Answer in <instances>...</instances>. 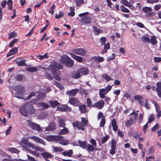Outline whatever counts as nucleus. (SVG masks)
I'll return each mask as SVG.
<instances>
[{"mask_svg": "<svg viewBox=\"0 0 161 161\" xmlns=\"http://www.w3.org/2000/svg\"><path fill=\"white\" fill-rule=\"evenodd\" d=\"M19 110L21 115L26 117H28L29 115L33 114L36 112V109L31 102H27L20 107Z\"/></svg>", "mask_w": 161, "mask_h": 161, "instance_id": "obj_1", "label": "nucleus"}, {"mask_svg": "<svg viewBox=\"0 0 161 161\" xmlns=\"http://www.w3.org/2000/svg\"><path fill=\"white\" fill-rule=\"evenodd\" d=\"M60 61L61 63L69 67H72L74 64V61L66 55L61 56Z\"/></svg>", "mask_w": 161, "mask_h": 161, "instance_id": "obj_2", "label": "nucleus"}, {"mask_svg": "<svg viewBox=\"0 0 161 161\" xmlns=\"http://www.w3.org/2000/svg\"><path fill=\"white\" fill-rule=\"evenodd\" d=\"M15 90L16 91V94L15 97L18 98H19V97L20 96H24V94H23L25 89L24 87L21 85L16 86L15 87Z\"/></svg>", "mask_w": 161, "mask_h": 161, "instance_id": "obj_3", "label": "nucleus"}, {"mask_svg": "<svg viewBox=\"0 0 161 161\" xmlns=\"http://www.w3.org/2000/svg\"><path fill=\"white\" fill-rule=\"evenodd\" d=\"M79 89H72L70 91H67L66 94L69 97V101H78L77 99L73 97H75Z\"/></svg>", "mask_w": 161, "mask_h": 161, "instance_id": "obj_4", "label": "nucleus"}, {"mask_svg": "<svg viewBox=\"0 0 161 161\" xmlns=\"http://www.w3.org/2000/svg\"><path fill=\"white\" fill-rule=\"evenodd\" d=\"M112 89V86L110 85L107 86L105 88L101 89L99 90V95L102 98L105 97V95L106 94Z\"/></svg>", "mask_w": 161, "mask_h": 161, "instance_id": "obj_5", "label": "nucleus"}, {"mask_svg": "<svg viewBox=\"0 0 161 161\" xmlns=\"http://www.w3.org/2000/svg\"><path fill=\"white\" fill-rule=\"evenodd\" d=\"M71 52L75 54L81 56H84L86 55V51L82 48L73 49L71 50Z\"/></svg>", "mask_w": 161, "mask_h": 161, "instance_id": "obj_6", "label": "nucleus"}, {"mask_svg": "<svg viewBox=\"0 0 161 161\" xmlns=\"http://www.w3.org/2000/svg\"><path fill=\"white\" fill-rule=\"evenodd\" d=\"M28 124L32 130H35L38 132L42 130L40 125L36 124L29 122H28Z\"/></svg>", "mask_w": 161, "mask_h": 161, "instance_id": "obj_7", "label": "nucleus"}, {"mask_svg": "<svg viewBox=\"0 0 161 161\" xmlns=\"http://www.w3.org/2000/svg\"><path fill=\"white\" fill-rule=\"evenodd\" d=\"M116 144V141L115 139H113L111 141V149L109 151L110 154L113 155L115 153V150Z\"/></svg>", "mask_w": 161, "mask_h": 161, "instance_id": "obj_8", "label": "nucleus"}, {"mask_svg": "<svg viewBox=\"0 0 161 161\" xmlns=\"http://www.w3.org/2000/svg\"><path fill=\"white\" fill-rule=\"evenodd\" d=\"M72 125L74 127H76L79 130H81L83 131L84 130V126L82 124L76 120L73 122L72 123Z\"/></svg>", "mask_w": 161, "mask_h": 161, "instance_id": "obj_9", "label": "nucleus"}, {"mask_svg": "<svg viewBox=\"0 0 161 161\" xmlns=\"http://www.w3.org/2000/svg\"><path fill=\"white\" fill-rule=\"evenodd\" d=\"M57 109L58 110L62 112H70L71 110V108L66 105H64L58 107Z\"/></svg>", "mask_w": 161, "mask_h": 161, "instance_id": "obj_10", "label": "nucleus"}, {"mask_svg": "<svg viewBox=\"0 0 161 161\" xmlns=\"http://www.w3.org/2000/svg\"><path fill=\"white\" fill-rule=\"evenodd\" d=\"M142 10L145 13H147V15L148 17L151 16L153 15V13L151 12L152 10L151 7H144L142 8Z\"/></svg>", "mask_w": 161, "mask_h": 161, "instance_id": "obj_11", "label": "nucleus"}, {"mask_svg": "<svg viewBox=\"0 0 161 161\" xmlns=\"http://www.w3.org/2000/svg\"><path fill=\"white\" fill-rule=\"evenodd\" d=\"M54 141H59L60 142L59 143L63 145H66L67 143H66L64 142V140L63 138V137L60 136H54Z\"/></svg>", "mask_w": 161, "mask_h": 161, "instance_id": "obj_12", "label": "nucleus"}, {"mask_svg": "<svg viewBox=\"0 0 161 161\" xmlns=\"http://www.w3.org/2000/svg\"><path fill=\"white\" fill-rule=\"evenodd\" d=\"M91 21L92 19L89 16H84L81 19V21L84 24H89Z\"/></svg>", "mask_w": 161, "mask_h": 161, "instance_id": "obj_13", "label": "nucleus"}, {"mask_svg": "<svg viewBox=\"0 0 161 161\" xmlns=\"http://www.w3.org/2000/svg\"><path fill=\"white\" fill-rule=\"evenodd\" d=\"M29 138L28 137H24L22 139V142L24 144L30 147H33V144L31 142H28V141Z\"/></svg>", "mask_w": 161, "mask_h": 161, "instance_id": "obj_14", "label": "nucleus"}, {"mask_svg": "<svg viewBox=\"0 0 161 161\" xmlns=\"http://www.w3.org/2000/svg\"><path fill=\"white\" fill-rule=\"evenodd\" d=\"M36 96V93L33 92H31L29 95L27 97H25V95L24 94V96L19 97V99H23L24 100H29L30 99L31 97L35 96Z\"/></svg>", "mask_w": 161, "mask_h": 161, "instance_id": "obj_15", "label": "nucleus"}, {"mask_svg": "<svg viewBox=\"0 0 161 161\" xmlns=\"http://www.w3.org/2000/svg\"><path fill=\"white\" fill-rule=\"evenodd\" d=\"M18 52V47H14L10 49L6 55L7 57L16 54Z\"/></svg>", "mask_w": 161, "mask_h": 161, "instance_id": "obj_16", "label": "nucleus"}, {"mask_svg": "<svg viewBox=\"0 0 161 161\" xmlns=\"http://www.w3.org/2000/svg\"><path fill=\"white\" fill-rule=\"evenodd\" d=\"M153 103L155 106L157 112L158 113L157 118L158 119H159L161 116V110H160V108L156 101H154Z\"/></svg>", "mask_w": 161, "mask_h": 161, "instance_id": "obj_17", "label": "nucleus"}, {"mask_svg": "<svg viewBox=\"0 0 161 161\" xmlns=\"http://www.w3.org/2000/svg\"><path fill=\"white\" fill-rule=\"evenodd\" d=\"M104 104V101H98L93 104V106L94 107H96L99 109H101L103 107Z\"/></svg>", "mask_w": 161, "mask_h": 161, "instance_id": "obj_18", "label": "nucleus"}, {"mask_svg": "<svg viewBox=\"0 0 161 161\" xmlns=\"http://www.w3.org/2000/svg\"><path fill=\"white\" fill-rule=\"evenodd\" d=\"M157 87L156 88V90L158 93V96L161 97V82H158L156 83Z\"/></svg>", "mask_w": 161, "mask_h": 161, "instance_id": "obj_19", "label": "nucleus"}, {"mask_svg": "<svg viewBox=\"0 0 161 161\" xmlns=\"http://www.w3.org/2000/svg\"><path fill=\"white\" fill-rule=\"evenodd\" d=\"M69 54L72 58L80 62H82L83 60V58L82 57L76 56L72 53H69Z\"/></svg>", "mask_w": 161, "mask_h": 161, "instance_id": "obj_20", "label": "nucleus"}, {"mask_svg": "<svg viewBox=\"0 0 161 161\" xmlns=\"http://www.w3.org/2000/svg\"><path fill=\"white\" fill-rule=\"evenodd\" d=\"M53 75L55 79L58 81L61 80V77H60L61 75L60 71H57V72L53 73Z\"/></svg>", "mask_w": 161, "mask_h": 161, "instance_id": "obj_21", "label": "nucleus"}, {"mask_svg": "<svg viewBox=\"0 0 161 161\" xmlns=\"http://www.w3.org/2000/svg\"><path fill=\"white\" fill-rule=\"evenodd\" d=\"M111 124L113 127V129L114 131H116L118 129V126L116 124L115 119H113L111 122Z\"/></svg>", "mask_w": 161, "mask_h": 161, "instance_id": "obj_22", "label": "nucleus"}, {"mask_svg": "<svg viewBox=\"0 0 161 161\" xmlns=\"http://www.w3.org/2000/svg\"><path fill=\"white\" fill-rule=\"evenodd\" d=\"M15 79L16 81H20L24 80L25 77L24 75L20 74L16 75L15 76Z\"/></svg>", "mask_w": 161, "mask_h": 161, "instance_id": "obj_23", "label": "nucleus"}, {"mask_svg": "<svg viewBox=\"0 0 161 161\" xmlns=\"http://www.w3.org/2000/svg\"><path fill=\"white\" fill-rule=\"evenodd\" d=\"M56 126L54 123H50L48 126L46 127L45 130L46 131H52L55 129Z\"/></svg>", "mask_w": 161, "mask_h": 161, "instance_id": "obj_24", "label": "nucleus"}, {"mask_svg": "<svg viewBox=\"0 0 161 161\" xmlns=\"http://www.w3.org/2000/svg\"><path fill=\"white\" fill-rule=\"evenodd\" d=\"M80 74L81 73V75H85L87 74L89 72L88 69L85 68H80L79 70Z\"/></svg>", "mask_w": 161, "mask_h": 161, "instance_id": "obj_25", "label": "nucleus"}, {"mask_svg": "<svg viewBox=\"0 0 161 161\" xmlns=\"http://www.w3.org/2000/svg\"><path fill=\"white\" fill-rule=\"evenodd\" d=\"M104 48L101 52L102 54L105 53L107 52L108 49L110 48V45L109 43H107L104 45Z\"/></svg>", "mask_w": 161, "mask_h": 161, "instance_id": "obj_26", "label": "nucleus"}, {"mask_svg": "<svg viewBox=\"0 0 161 161\" xmlns=\"http://www.w3.org/2000/svg\"><path fill=\"white\" fill-rule=\"evenodd\" d=\"M133 118L131 117L129 119L126 120L125 124L127 127H130L133 124Z\"/></svg>", "mask_w": 161, "mask_h": 161, "instance_id": "obj_27", "label": "nucleus"}, {"mask_svg": "<svg viewBox=\"0 0 161 161\" xmlns=\"http://www.w3.org/2000/svg\"><path fill=\"white\" fill-rule=\"evenodd\" d=\"M31 138L33 139L35 141L37 142H39L40 143L44 144H45L43 140L40 138L36 136H33L31 137Z\"/></svg>", "mask_w": 161, "mask_h": 161, "instance_id": "obj_28", "label": "nucleus"}, {"mask_svg": "<svg viewBox=\"0 0 161 161\" xmlns=\"http://www.w3.org/2000/svg\"><path fill=\"white\" fill-rule=\"evenodd\" d=\"M72 77L74 79H77L80 77V74L79 72L75 71L71 73Z\"/></svg>", "mask_w": 161, "mask_h": 161, "instance_id": "obj_29", "label": "nucleus"}, {"mask_svg": "<svg viewBox=\"0 0 161 161\" xmlns=\"http://www.w3.org/2000/svg\"><path fill=\"white\" fill-rule=\"evenodd\" d=\"M41 155L45 159H48V158H51L52 157V155L48 152L42 153Z\"/></svg>", "mask_w": 161, "mask_h": 161, "instance_id": "obj_30", "label": "nucleus"}, {"mask_svg": "<svg viewBox=\"0 0 161 161\" xmlns=\"http://www.w3.org/2000/svg\"><path fill=\"white\" fill-rule=\"evenodd\" d=\"M79 109L81 113H85L86 111V106L85 105H80L79 107Z\"/></svg>", "mask_w": 161, "mask_h": 161, "instance_id": "obj_31", "label": "nucleus"}, {"mask_svg": "<svg viewBox=\"0 0 161 161\" xmlns=\"http://www.w3.org/2000/svg\"><path fill=\"white\" fill-rule=\"evenodd\" d=\"M78 143L79 146L84 149H86L87 147V142H82L80 140H78Z\"/></svg>", "mask_w": 161, "mask_h": 161, "instance_id": "obj_32", "label": "nucleus"}, {"mask_svg": "<svg viewBox=\"0 0 161 161\" xmlns=\"http://www.w3.org/2000/svg\"><path fill=\"white\" fill-rule=\"evenodd\" d=\"M73 150H69L68 151H65L63 152L62 154L64 156H67L68 157H71L72 154H73Z\"/></svg>", "mask_w": 161, "mask_h": 161, "instance_id": "obj_33", "label": "nucleus"}, {"mask_svg": "<svg viewBox=\"0 0 161 161\" xmlns=\"http://www.w3.org/2000/svg\"><path fill=\"white\" fill-rule=\"evenodd\" d=\"M53 64L57 69H61L63 68V66L62 64L56 62H54Z\"/></svg>", "mask_w": 161, "mask_h": 161, "instance_id": "obj_34", "label": "nucleus"}, {"mask_svg": "<svg viewBox=\"0 0 161 161\" xmlns=\"http://www.w3.org/2000/svg\"><path fill=\"white\" fill-rule=\"evenodd\" d=\"M92 29L93 30L94 33L96 35H99L102 31L101 30L98 29L97 27L95 26L92 27Z\"/></svg>", "mask_w": 161, "mask_h": 161, "instance_id": "obj_35", "label": "nucleus"}, {"mask_svg": "<svg viewBox=\"0 0 161 161\" xmlns=\"http://www.w3.org/2000/svg\"><path fill=\"white\" fill-rule=\"evenodd\" d=\"M81 123L82 124V125L84 126V130L85 129V127L87 125L88 123V120L86 119V118L85 117H81Z\"/></svg>", "mask_w": 161, "mask_h": 161, "instance_id": "obj_36", "label": "nucleus"}, {"mask_svg": "<svg viewBox=\"0 0 161 161\" xmlns=\"http://www.w3.org/2000/svg\"><path fill=\"white\" fill-rule=\"evenodd\" d=\"M26 69L27 71L32 72H35L37 70V69L36 67H28Z\"/></svg>", "mask_w": 161, "mask_h": 161, "instance_id": "obj_37", "label": "nucleus"}, {"mask_svg": "<svg viewBox=\"0 0 161 161\" xmlns=\"http://www.w3.org/2000/svg\"><path fill=\"white\" fill-rule=\"evenodd\" d=\"M44 75L45 78L49 80H52L53 79V77L52 75L51 74L47 72L44 73Z\"/></svg>", "mask_w": 161, "mask_h": 161, "instance_id": "obj_38", "label": "nucleus"}, {"mask_svg": "<svg viewBox=\"0 0 161 161\" xmlns=\"http://www.w3.org/2000/svg\"><path fill=\"white\" fill-rule=\"evenodd\" d=\"M39 105L40 107H42L41 109L42 110L46 109L49 107V105L45 103H40Z\"/></svg>", "mask_w": 161, "mask_h": 161, "instance_id": "obj_39", "label": "nucleus"}, {"mask_svg": "<svg viewBox=\"0 0 161 161\" xmlns=\"http://www.w3.org/2000/svg\"><path fill=\"white\" fill-rule=\"evenodd\" d=\"M46 96V93L44 92H40L37 95V97L40 100L43 99Z\"/></svg>", "mask_w": 161, "mask_h": 161, "instance_id": "obj_40", "label": "nucleus"}, {"mask_svg": "<svg viewBox=\"0 0 161 161\" xmlns=\"http://www.w3.org/2000/svg\"><path fill=\"white\" fill-rule=\"evenodd\" d=\"M69 132L68 129L66 127L62 129L59 133V134L61 135H64L67 134Z\"/></svg>", "mask_w": 161, "mask_h": 161, "instance_id": "obj_41", "label": "nucleus"}, {"mask_svg": "<svg viewBox=\"0 0 161 161\" xmlns=\"http://www.w3.org/2000/svg\"><path fill=\"white\" fill-rule=\"evenodd\" d=\"M16 63L19 66H21L25 65V60L23 59L19 61H16Z\"/></svg>", "mask_w": 161, "mask_h": 161, "instance_id": "obj_42", "label": "nucleus"}, {"mask_svg": "<svg viewBox=\"0 0 161 161\" xmlns=\"http://www.w3.org/2000/svg\"><path fill=\"white\" fill-rule=\"evenodd\" d=\"M127 0H121V1L125 6L129 7H131L132 6V5L130 2L127 1Z\"/></svg>", "mask_w": 161, "mask_h": 161, "instance_id": "obj_43", "label": "nucleus"}, {"mask_svg": "<svg viewBox=\"0 0 161 161\" xmlns=\"http://www.w3.org/2000/svg\"><path fill=\"white\" fill-rule=\"evenodd\" d=\"M69 103L74 106L79 107L81 103L80 101H69Z\"/></svg>", "mask_w": 161, "mask_h": 161, "instance_id": "obj_44", "label": "nucleus"}, {"mask_svg": "<svg viewBox=\"0 0 161 161\" xmlns=\"http://www.w3.org/2000/svg\"><path fill=\"white\" fill-rule=\"evenodd\" d=\"M58 125L59 127H64L65 125V124L64 123V121L63 119H59L58 122Z\"/></svg>", "mask_w": 161, "mask_h": 161, "instance_id": "obj_45", "label": "nucleus"}, {"mask_svg": "<svg viewBox=\"0 0 161 161\" xmlns=\"http://www.w3.org/2000/svg\"><path fill=\"white\" fill-rule=\"evenodd\" d=\"M49 68L50 69L51 71L52 74L56 72H57V71H58L57 70V69L55 67L53 64H50L49 65Z\"/></svg>", "mask_w": 161, "mask_h": 161, "instance_id": "obj_46", "label": "nucleus"}, {"mask_svg": "<svg viewBox=\"0 0 161 161\" xmlns=\"http://www.w3.org/2000/svg\"><path fill=\"white\" fill-rule=\"evenodd\" d=\"M120 10L123 12L125 13H130V11L127 8L125 7L123 5L120 6Z\"/></svg>", "mask_w": 161, "mask_h": 161, "instance_id": "obj_47", "label": "nucleus"}, {"mask_svg": "<svg viewBox=\"0 0 161 161\" xmlns=\"http://www.w3.org/2000/svg\"><path fill=\"white\" fill-rule=\"evenodd\" d=\"M58 101H50V104L52 108H54L55 107L60 105V103L58 102Z\"/></svg>", "mask_w": 161, "mask_h": 161, "instance_id": "obj_48", "label": "nucleus"}, {"mask_svg": "<svg viewBox=\"0 0 161 161\" xmlns=\"http://www.w3.org/2000/svg\"><path fill=\"white\" fill-rule=\"evenodd\" d=\"M155 115L153 114L150 115L149 117L148 120L147 122L149 123H151L154 120L155 118Z\"/></svg>", "mask_w": 161, "mask_h": 161, "instance_id": "obj_49", "label": "nucleus"}, {"mask_svg": "<svg viewBox=\"0 0 161 161\" xmlns=\"http://www.w3.org/2000/svg\"><path fill=\"white\" fill-rule=\"evenodd\" d=\"M8 6V9L11 10L13 9V2L12 0H8L7 1Z\"/></svg>", "mask_w": 161, "mask_h": 161, "instance_id": "obj_50", "label": "nucleus"}, {"mask_svg": "<svg viewBox=\"0 0 161 161\" xmlns=\"http://www.w3.org/2000/svg\"><path fill=\"white\" fill-rule=\"evenodd\" d=\"M110 137L108 135H106L104 137H103L102 139L101 143L104 144L105 143Z\"/></svg>", "mask_w": 161, "mask_h": 161, "instance_id": "obj_51", "label": "nucleus"}, {"mask_svg": "<svg viewBox=\"0 0 161 161\" xmlns=\"http://www.w3.org/2000/svg\"><path fill=\"white\" fill-rule=\"evenodd\" d=\"M141 39L144 42L150 43V39L148 37H147L145 36H142Z\"/></svg>", "mask_w": 161, "mask_h": 161, "instance_id": "obj_52", "label": "nucleus"}, {"mask_svg": "<svg viewBox=\"0 0 161 161\" xmlns=\"http://www.w3.org/2000/svg\"><path fill=\"white\" fill-rule=\"evenodd\" d=\"M150 42L153 45H155L157 43L156 38L155 36H153L151 37L150 39Z\"/></svg>", "mask_w": 161, "mask_h": 161, "instance_id": "obj_53", "label": "nucleus"}, {"mask_svg": "<svg viewBox=\"0 0 161 161\" xmlns=\"http://www.w3.org/2000/svg\"><path fill=\"white\" fill-rule=\"evenodd\" d=\"M94 60H97L99 62H102L104 61V58L99 56L94 57Z\"/></svg>", "mask_w": 161, "mask_h": 161, "instance_id": "obj_54", "label": "nucleus"}, {"mask_svg": "<svg viewBox=\"0 0 161 161\" xmlns=\"http://www.w3.org/2000/svg\"><path fill=\"white\" fill-rule=\"evenodd\" d=\"M94 146L90 144H88L87 146V149L88 151L89 152L91 151H93L94 150V147H93Z\"/></svg>", "mask_w": 161, "mask_h": 161, "instance_id": "obj_55", "label": "nucleus"}, {"mask_svg": "<svg viewBox=\"0 0 161 161\" xmlns=\"http://www.w3.org/2000/svg\"><path fill=\"white\" fill-rule=\"evenodd\" d=\"M64 14L61 11H60L58 14H57V13L55 14V18L56 19H60L64 16Z\"/></svg>", "mask_w": 161, "mask_h": 161, "instance_id": "obj_56", "label": "nucleus"}, {"mask_svg": "<svg viewBox=\"0 0 161 161\" xmlns=\"http://www.w3.org/2000/svg\"><path fill=\"white\" fill-rule=\"evenodd\" d=\"M54 84L58 88L62 90L64 88V87L59 83L56 81L54 82Z\"/></svg>", "mask_w": 161, "mask_h": 161, "instance_id": "obj_57", "label": "nucleus"}, {"mask_svg": "<svg viewBox=\"0 0 161 161\" xmlns=\"http://www.w3.org/2000/svg\"><path fill=\"white\" fill-rule=\"evenodd\" d=\"M18 40L17 39H14L12 41L9 43L8 47H12L13 46L14 44L17 42Z\"/></svg>", "mask_w": 161, "mask_h": 161, "instance_id": "obj_58", "label": "nucleus"}, {"mask_svg": "<svg viewBox=\"0 0 161 161\" xmlns=\"http://www.w3.org/2000/svg\"><path fill=\"white\" fill-rule=\"evenodd\" d=\"M76 6H79L84 3L83 0H75Z\"/></svg>", "mask_w": 161, "mask_h": 161, "instance_id": "obj_59", "label": "nucleus"}, {"mask_svg": "<svg viewBox=\"0 0 161 161\" xmlns=\"http://www.w3.org/2000/svg\"><path fill=\"white\" fill-rule=\"evenodd\" d=\"M103 79L106 80L107 81H108L112 80V79L111 77L107 74H105L103 75Z\"/></svg>", "mask_w": 161, "mask_h": 161, "instance_id": "obj_60", "label": "nucleus"}, {"mask_svg": "<svg viewBox=\"0 0 161 161\" xmlns=\"http://www.w3.org/2000/svg\"><path fill=\"white\" fill-rule=\"evenodd\" d=\"M106 123V120L105 117H102L100 123V127H103Z\"/></svg>", "mask_w": 161, "mask_h": 161, "instance_id": "obj_61", "label": "nucleus"}, {"mask_svg": "<svg viewBox=\"0 0 161 161\" xmlns=\"http://www.w3.org/2000/svg\"><path fill=\"white\" fill-rule=\"evenodd\" d=\"M53 147L54 148H53V150H54V151L55 152H61L63 150V149L61 147H55L53 146Z\"/></svg>", "mask_w": 161, "mask_h": 161, "instance_id": "obj_62", "label": "nucleus"}, {"mask_svg": "<svg viewBox=\"0 0 161 161\" xmlns=\"http://www.w3.org/2000/svg\"><path fill=\"white\" fill-rule=\"evenodd\" d=\"M106 41V39L104 37H102L100 39V42L101 44V46H102L105 44V43Z\"/></svg>", "mask_w": 161, "mask_h": 161, "instance_id": "obj_63", "label": "nucleus"}, {"mask_svg": "<svg viewBox=\"0 0 161 161\" xmlns=\"http://www.w3.org/2000/svg\"><path fill=\"white\" fill-rule=\"evenodd\" d=\"M80 94L86 95L87 94V91L86 90L83 89H80L79 90Z\"/></svg>", "mask_w": 161, "mask_h": 161, "instance_id": "obj_64", "label": "nucleus"}]
</instances>
